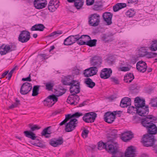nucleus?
Segmentation results:
<instances>
[{"label": "nucleus", "mask_w": 157, "mask_h": 157, "mask_svg": "<svg viewBox=\"0 0 157 157\" xmlns=\"http://www.w3.org/2000/svg\"><path fill=\"white\" fill-rule=\"evenodd\" d=\"M19 104L20 101L19 100H16V102L14 104H13V105H15V107H17Z\"/></svg>", "instance_id": "62"}, {"label": "nucleus", "mask_w": 157, "mask_h": 157, "mask_svg": "<svg viewBox=\"0 0 157 157\" xmlns=\"http://www.w3.org/2000/svg\"><path fill=\"white\" fill-rule=\"evenodd\" d=\"M84 3V0H75L74 5L77 10H79L82 8Z\"/></svg>", "instance_id": "31"}, {"label": "nucleus", "mask_w": 157, "mask_h": 157, "mask_svg": "<svg viewBox=\"0 0 157 157\" xmlns=\"http://www.w3.org/2000/svg\"><path fill=\"white\" fill-rule=\"evenodd\" d=\"M63 142V140L61 137H59L58 139H52L50 142V144L54 147H57L59 145L62 144Z\"/></svg>", "instance_id": "21"}, {"label": "nucleus", "mask_w": 157, "mask_h": 157, "mask_svg": "<svg viewBox=\"0 0 157 157\" xmlns=\"http://www.w3.org/2000/svg\"><path fill=\"white\" fill-rule=\"evenodd\" d=\"M107 146V144H105L102 142H99L98 144V149L99 150H101L102 149L105 148L106 150Z\"/></svg>", "instance_id": "43"}, {"label": "nucleus", "mask_w": 157, "mask_h": 157, "mask_svg": "<svg viewBox=\"0 0 157 157\" xmlns=\"http://www.w3.org/2000/svg\"><path fill=\"white\" fill-rule=\"evenodd\" d=\"M88 23L91 26L95 27L98 25L100 22L99 14L94 13L91 14L88 17Z\"/></svg>", "instance_id": "4"}, {"label": "nucleus", "mask_w": 157, "mask_h": 157, "mask_svg": "<svg viewBox=\"0 0 157 157\" xmlns=\"http://www.w3.org/2000/svg\"><path fill=\"white\" fill-rule=\"evenodd\" d=\"M97 40L96 39L91 40L90 39L86 43V45H88L90 47L95 46L96 44Z\"/></svg>", "instance_id": "41"}, {"label": "nucleus", "mask_w": 157, "mask_h": 157, "mask_svg": "<svg viewBox=\"0 0 157 157\" xmlns=\"http://www.w3.org/2000/svg\"><path fill=\"white\" fill-rule=\"evenodd\" d=\"M79 97L75 94H72L69 96L67 100V102L71 105H76L79 100Z\"/></svg>", "instance_id": "12"}, {"label": "nucleus", "mask_w": 157, "mask_h": 157, "mask_svg": "<svg viewBox=\"0 0 157 157\" xmlns=\"http://www.w3.org/2000/svg\"><path fill=\"white\" fill-rule=\"evenodd\" d=\"M22 80L23 81H31V79L30 74L29 75L28 77L26 78H22Z\"/></svg>", "instance_id": "57"}, {"label": "nucleus", "mask_w": 157, "mask_h": 157, "mask_svg": "<svg viewBox=\"0 0 157 157\" xmlns=\"http://www.w3.org/2000/svg\"><path fill=\"white\" fill-rule=\"evenodd\" d=\"M7 44H3L0 47V54L2 55H5L10 52Z\"/></svg>", "instance_id": "26"}, {"label": "nucleus", "mask_w": 157, "mask_h": 157, "mask_svg": "<svg viewBox=\"0 0 157 157\" xmlns=\"http://www.w3.org/2000/svg\"><path fill=\"white\" fill-rule=\"evenodd\" d=\"M112 81L113 82L116 84H118L119 83V81L118 79L115 77H112L111 78Z\"/></svg>", "instance_id": "58"}, {"label": "nucleus", "mask_w": 157, "mask_h": 157, "mask_svg": "<svg viewBox=\"0 0 157 157\" xmlns=\"http://www.w3.org/2000/svg\"><path fill=\"white\" fill-rule=\"evenodd\" d=\"M104 20L107 23L108 25H110L112 23V18L113 14L110 12H105L103 15Z\"/></svg>", "instance_id": "20"}, {"label": "nucleus", "mask_w": 157, "mask_h": 157, "mask_svg": "<svg viewBox=\"0 0 157 157\" xmlns=\"http://www.w3.org/2000/svg\"><path fill=\"white\" fill-rule=\"evenodd\" d=\"M134 78V76L132 74L129 73L124 76V81L126 83L131 82Z\"/></svg>", "instance_id": "34"}, {"label": "nucleus", "mask_w": 157, "mask_h": 157, "mask_svg": "<svg viewBox=\"0 0 157 157\" xmlns=\"http://www.w3.org/2000/svg\"><path fill=\"white\" fill-rule=\"evenodd\" d=\"M137 1V0H128V3H132L134 2H136Z\"/></svg>", "instance_id": "64"}, {"label": "nucleus", "mask_w": 157, "mask_h": 157, "mask_svg": "<svg viewBox=\"0 0 157 157\" xmlns=\"http://www.w3.org/2000/svg\"><path fill=\"white\" fill-rule=\"evenodd\" d=\"M135 14V12L131 10L128 11L126 13V14L129 17H131L134 15Z\"/></svg>", "instance_id": "45"}, {"label": "nucleus", "mask_w": 157, "mask_h": 157, "mask_svg": "<svg viewBox=\"0 0 157 157\" xmlns=\"http://www.w3.org/2000/svg\"><path fill=\"white\" fill-rule=\"evenodd\" d=\"M29 127L30 128L31 131L33 132L36 130L40 129V127L36 124H31L28 125Z\"/></svg>", "instance_id": "39"}, {"label": "nucleus", "mask_w": 157, "mask_h": 157, "mask_svg": "<svg viewBox=\"0 0 157 157\" xmlns=\"http://www.w3.org/2000/svg\"><path fill=\"white\" fill-rule=\"evenodd\" d=\"M94 2V0H86V5L87 6L92 5Z\"/></svg>", "instance_id": "56"}, {"label": "nucleus", "mask_w": 157, "mask_h": 157, "mask_svg": "<svg viewBox=\"0 0 157 157\" xmlns=\"http://www.w3.org/2000/svg\"><path fill=\"white\" fill-rule=\"evenodd\" d=\"M8 47H9V49L10 52L13 51H15L17 49V46L14 43H10L9 44H7Z\"/></svg>", "instance_id": "38"}, {"label": "nucleus", "mask_w": 157, "mask_h": 157, "mask_svg": "<svg viewBox=\"0 0 157 157\" xmlns=\"http://www.w3.org/2000/svg\"><path fill=\"white\" fill-rule=\"evenodd\" d=\"M149 105L153 107H157V97L151 99Z\"/></svg>", "instance_id": "40"}, {"label": "nucleus", "mask_w": 157, "mask_h": 157, "mask_svg": "<svg viewBox=\"0 0 157 157\" xmlns=\"http://www.w3.org/2000/svg\"><path fill=\"white\" fill-rule=\"evenodd\" d=\"M77 35L78 39L77 43L80 45H86L89 40L91 39L90 37L88 35H83L81 36L79 34Z\"/></svg>", "instance_id": "9"}, {"label": "nucleus", "mask_w": 157, "mask_h": 157, "mask_svg": "<svg viewBox=\"0 0 157 157\" xmlns=\"http://www.w3.org/2000/svg\"><path fill=\"white\" fill-rule=\"evenodd\" d=\"M51 128V126H49L44 129L41 133L42 136H45L46 134H50L51 132L49 129Z\"/></svg>", "instance_id": "44"}, {"label": "nucleus", "mask_w": 157, "mask_h": 157, "mask_svg": "<svg viewBox=\"0 0 157 157\" xmlns=\"http://www.w3.org/2000/svg\"><path fill=\"white\" fill-rule=\"evenodd\" d=\"M153 147L155 153H157V140L155 141L154 144L153 146Z\"/></svg>", "instance_id": "59"}, {"label": "nucleus", "mask_w": 157, "mask_h": 157, "mask_svg": "<svg viewBox=\"0 0 157 157\" xmlns=\"http://www.w3.org/2000/svg\"><path fill=\"white\" fill-rule=\"evenodd\" d=\"M70 90L71 93H74L73 94H77L80 92L79 86H70Z\"/></svg>", "instance_id": "35"}, {"label": "nucleus", "mask_w": 157, "mask_h": 157, "mask_svg": "<svg viewBox=\"0 0 157 157\" xmlns=\"http://www.w3.org/2000/svg\"><path fill=\"white\" fill-rule=\"evenodd\" d=\"M90 63L92 65L96 66V67H101L102 59L100 57L95 56L91 59L90 61Z\"/></svg>", "instance_id": "18"}, {"label": "nucleus", "mask_w": 157, "mask_h": 157, "mask_svg": "<svg viewBox=\"0 0 157 157\" xmlns=\"http://www.w3.org/2000/svg\"><path fill=\"white\" fill-rule=\"evenodd\" d=\"M48 36L49 37H53V38H55L56 37V33H55V31L52 33L51 34H50Z\"/></svg>", "instance_id": "61"}, {"label": "nucleus", "mask_w": 157, "mask_h": 157, "mask_svg": "<svg viewBox=\"0 0 157 157\" xmlns=\"http://www.w3.org/2000/svg\"><path fill=\"white\" fill-rule=\"evenodd\" d=\"M102 5L101 2H99L98 3H96L95 4L93 7V9L96 11L100 10H102Z\"/></svg>", "instance_id": "37"}, {"label": "nucleus", "mask_w": 157, "mask_h": 157, "mask_svg": "<svg viewBox=\"0 0 157 157\" xmlns=\"http://www.w3.org/2000/svg\"><path fill=\"white\" fill-rule=\"evenodd\" d=\"M152 120L155 121L156 118L150 115L141 120V124L148 130V134L144 135L143 142L146 147L153 146L155 141L154 136L153 135L157 133V127L153 123Z\"/></svg>", "instance_id": "1"}, {"label": "nucleus", "mask_w": 157, "mask_h": 157, "mask_svg": "<svg viewBox=\"0 0 157 157\" xmlns=\"http://www.w3.org/2000/svg\"><path fill=\"white\" fill-rule=\"evenodd\" d=\"M89 132V130L85 129L82 132V136L83 138H86Z\"/></svg>", "instance_id": "50"}, {"label": "nucleus", "mask_w": 157, "mask_h": 157, "mask_svg": "<svg viewBox=\"0 0 157 157\" xmlns=\"http://www.w3.org/2000/svg\"><path fill=\"white\" fill-rule=\"evenodd\" d=\"M148 106L140 107L136 109L137 113L141 116H146L149 112Z\"/></svg>", "instance_id": "19"}, {"label": "nucleus", "mask_w": 157, "mask_h": 157, "mask_svg": "<svg viewBox=\"0 0 157 157\" xmlns=\"http://www.w3.org/2000/svg\"><path fill=\"white\" fill-rule=\"evenodd\" d=\"M86 101H83L82 103H81L79 105V107H82L85 105H86Z\"/></svg>", "instance_id": "63"}, {"label": "nucleus", "mask_w": 157, "mask_h": 157, "mask_svg": "<svg viewBox=\"0 0 157 157\" xmlns=\"http://www.w3.org/2000/svg\"><path fill=\"white\" fill-rule=\"evenodd\" d=\"M45 86L46 89L48 90H51L53 88V85L51 83H46Z\"/></svg>", "instance_id": "48"}, {"label": "nucleus", "mask_w": 157, "mask_h": 157, "mask_svg": "<svg viewBox=\"0 0 157 157\" xmlns=\"http://www.w3.org/2000/svg\"><path fill=\"white\" fill-rule=\"evenodd\" d=\"M131 99L128 97L123 98L121 100L120 106L122 108L127 107L131 105Z\"/></svg>", "instance_id": "22"}, {"label": "nucleus", "mask_w": 157, "mask_h": 157, "mask_svg": "<svg viewBox=\"0 0 157 157\" xmlns=\"http://www.w3.org/2000/svg\"><path fill=\"white\" fill-rule=\"evenodd\" d=\"M72 79V77L68 75L62 79L61 81L64 85L69 86L71 85V82Z\"/></svg>", "instance_id": "29"}, {"label": "nucleus", "mask_w": 157, "mask_h": 157, "mask_svg": "<svg viewBox=\"0 0 157 157\" xmlns=\"http://www.w3.org/2000/svg\"><path fill=\"white\" fill-rule=\"evenodd\" d=\"M40 87V86L39 85H35L33 86L32 94V96H36L38 94V92Z\"/></svg>", "instance_id": "36"}, {"label": "nucleus", "mask_w": 157, "mask_h": 157, "mask_svg": "<svg viewBox=\"0 0 157 157\" xmlns=\"http://www.w3.org/2000/svg\"><path fill=\"white\" fill-rule=\"evenodd\" d=\"M77 35H71L64 40L63 44L65 45H71L77 41Z\"/></svg>", "instance_id": "13"}, {"label": "nucleus", "mask_w": 157, "mask_h": 157, "mask_svg": "<svg viewBox=\"0 0 157 157\" xmlns=\"http://www.w3.org/2000/svg\"><path fill=\"white\" fill-rule=\"evenodd\" d=\"M26 137L29 138L33 140H35L36 138V134L31 131H26L24 132Z\"/></svg>", "instance_id": "28"}, {"label": "nucleus", "mask_w": 157, "mask_h": 157, "mask_svg": "<svg viewBox=\"0 0 157 157\" xmlns=\"http://www.w3.org/2000/svg\"><path fill=\"white\" fill-rule=\"evenodd\" d=\"M98 68L96 66H94L86 69L84 72L85 76L87 77L96 75L98 71Z\"/></svg>", "instance_id": "11"}, {"label": "nucleus", "mask_w": 157, "mask_h": 157, "mask_svg": "<svg viewBox=\"0 0 157 157\" xmlns=\"http://www.w3.org/2000/svg\"><path fill=\"white\" fill-rule=\"evenodd\" d=\"M84 83L87 87L91 88H92L95 85V83L93 82L92 80L90 78H86Z\"/></svg>", "instance_id": "30"}, {"label": "nucleus", "mask_w": 157, "mask_h": 157, "mask_svg": "<svg viewBox=\"0 0 157 157\" xmlns=\"http://www.w3.org/2000/svg\"><path fill=\"white\" fill-rule=\"evenodd\" d=\"M119 69L122 71H126L129 70V68L127 67H124L119 68Z\"/></svg>", "instance_id": "53"}, {"label": "nucleus", "mask_w": 157, "mask_h": 157, "mask_svg": "<svg viewBox=\"0 0 157 157\" xmlns=\"http://www.w3.org/2000/svg\"><path fill=\"white\" fill-rule=\"evenodd\" d=\"M34 5L36 9H41L46 6L47 2L45 0H35Z\"/></svg>", "instance_id": "17"}, {"label": "nucleus", "mask_w": 157, "mask_h": 157, "mask_svg": "<svg viewBox=\"0 0 157 157\" xmlns=\"http://www.w3.org/2000/svg\"><path fill=\"white\" fill-rule=\"evenodd\" d=\"M97 117V114L94 112H89L85 113L82 117L83 120L86 122H93Z\"/></svg>", "instance_id": "6"}, {"label": "nucleus", "mask_w": 157, "mask_h": 157, "mask_svg": "<svg viewBox=\"0 0 157 157\" xmlns=\"http://www.w3.org/2000/svg\"><path fill=\"white\" fill-rule=\"evenodd\" d=\"M32 88L31 84L28 82H25L21 86L20 92L22 95L27 94L31 90Z\"/></svg>", "instance_id": "8"}, {"label": "nucleus", "mask_w": 157, "mask_h": 157, "mask_svg": "<svg viewBox=\"0 0 157 157\" xmlns=\"http://www.w3.org/2000/svg\"><path fill=\"white\" fill-rule=\"evenodd\" d=\"M112 73V71L111 69L104 68L100 72V77L103 79L108 78L110 76Z\"/></svg>", "instance_id": "14"}, {"label": "nucleus", "mask_w": 157, "mask_h": 157, "mask_svg": "<svg viewBox=\"0 0 157 157\" xmlns=\"http://www.w3.org/2000/svg\"><path fill=\"white\" fill-rule=\"evenodd\" d=\"M135 108L133 106H130L128 109V112L129 113L133 112V111Z\"/></svg>", "instance_id": "54"}, {"label": "nucleus", "mask_w": 157, "mask_h": 157, "mask_svg": "<svg viewBox=\"0 0 157 157\" xmlns=\"http://www.w3.org/2000/svg\"><path fill=\"white\" fill-rule=\"evenodd\" d=\"M79 86L80 83L78 81L75 80H72L71 82V85H70V86Z\"/></svg>", "instance_id": "49"}, {"label": "nucleus", "mask_w": 157, "mask_h": 157, "mask_svg": "<svg viewBox=\"0 0 157 157\" xmlns=\"http://www.w3.org/2000/svg\"><path fill=\"white\" fill-rule=\"evenodd\" d=\"M118 146L117 142H113L111 144H107L106 150L112 154L119 151Z\"/></svg>", "instance_id": "10"}, {"label": "nucleus", "mask_w": 157, "mask_h": 157, "mask_svg": "<svg viewBox=\"0 0 157 157\" xmlns=\"http://www.w3.org/2000/svg\"><path fill=\"white\" fill-rule=\"evenodd\" d=\"M59 1L57 0H56V1L54 0L50 1L48 5L49 11L51 12H54L59 6Z\"/></svg>", "instance_id": "16"}, {"label": "nucleus", "mask_w": 157, "mask_h": 157, "mask_svg": "<svg viewBox=\"0 0 157 157\" xmlns=\"http://www.w3.org/2000/svg\"><path fill=\"white\" fill-rule=\"evenodd\" d=\"M123 153L118 151L112 154L111 157H123Z\"/></svg>", "instance_id": "46"}, {"label": "nucleus", "mask_w": 157, "mask_h": 157, "mask_svg": "<svg viewBox=\"0 0 157 157\" xmlns=\"http://www.w3.org/2000/svg\"><path fill=\"white\" fill-rule=\"evenodd\" d=\"M136 84L132 85L131 86L130 88V89L132 90V92H133V91L134 90H135V91L136 92H138V89L139 88L138 87L136 86Z\"/></svg>", "instance_id": "51"}, {"label": "nucleus", "mask_w": 157, "mask_h": 157, "mask_svg": "<svg viewBox=\"0 0 157 157\" xmlns=\"http://www.w3.org/2000/svg\"><path fill=\"white\" fill-rule=\"evenodd\" d=\"M45 28L44 26L42 24H36L33 26L31 29L32 31H43Z\"/></svg>", "instance_id": "27"}, {"label": "nucleus", "mask_w": 157, "mask_h": 157, "mask_svg": "<svg viewBox=\"0 0 157 157\" xmlns=\"http://www.w3.org/2000/svg\"><path fill=\"white\" fill-rule=\"evenodd\" d=\"M117 130L115 129H112L110 132L109 135L112 136L113 137H116V136L117 135Z\"/></svg>", "instance_id": "47"}, {"label": "nucleus", "mask_w": 157, "mask_h": 157, "mask_svg": "<svg viewBox=\"0 0 157 157\" xmlns=\"http://www.w3.org/2000/svg\"><path fill=\"white\" fill-rule=\"evenodd\" d=\"M116 112L109 111L105 113L104 116V121L109 124L112 123L116 118Z\"/></svg>", "instance_id": "7"}, {"label": "nucleus", "mask_w": 157, "mask_h": 157, "mask_svg": "<svg viewBox=\"0 0 157 157\" xmlns=\"http://www.w3.org/2000/svg\"><path fill=\"white\" fill-rule=\"evenodd\" d=\"M113 34L112 33H109L103 35L102 39L105 41H111L113 40Z\"/></svg>", "instance_id": "33"}, {"label": "nucleus", "mask_w": 157, "mask_h": 157, "mask_svg": "<svg viewBox=\"0 0 157 157\" xmlns=\"http://www.w3.org/2000/svg\"><path fill=\"white\" fill-rule=\"evenodd\" d=\"M135 105L137 108L144 107L145 104L144 100H141L139 97L136 98L134 100Z\"/></svg>", "instance_id": "23"}, {"label": "nucleus", "mask_w": 157, "mask_h": 157, "mask_svg": "<svg viewBox=\"0 0 157 157\" xmlns=\"http://www.w3.org/2000/svg\"><path fill=\"white\" fill-rule=\"evenodd\" d=\"M126 6V4L124 3H118L113 7V10L116 12L120 10Z\"/></svg>", "instance_id": "32"}, {"label": "nucleus", "mask_w": 157, "mask_h": 157, "mask_svg": "<svg viewBox=\"0 0 157 157\" xmlns=\"http://www.w3.org/2000/svg\"><path fill=\"white\" fill-rule=\"evenodd\" d=\"M56 37L63 33L62 31L57 30L55 31Z\"/></svg>", "instance_id": "60"}, {"label": "nucleus", "mask_w": 157, "mask_h": 157, "mask_svg": "<svg viewBox=\"0 0 157 157\" xmlns=\"http://www.w3.org/2000/svg\"><path fill=\"white\" fill-rule=\"evenodd\" d=\"M30 37V32L26 30H23L21 31L19 35L18 40L22 43H25L28 42Z\"/></svg>", "instance_id": "5"}, {"label": "nucleus", "mask_w": 157, "mask_h": 157, "mask_svg": "<svg viewBox=\"0 0 157 157\" xmlns=\"http://www.w3.org/2000/svg\"><path fill=\"white\" fill-rule=\"evenodd\" d=\"M150 49L152 51H154L157 50V40H155L152 41V44L150 47Z\"/></svg>", "instance_id": "42"}, {"label": "nucleus", "mask_w": 157, "mask_h": 157, "mask_svg": "<svg viewBox=\"0 0 157 157\" xmlns=\"http://www.w3.org/2000/svg\"><path fill=\"white\" fill-rule=\"evenodd\" d=\"M135 151L133 147L130 146L127 148V151L125 153V156L126 157H134L135 155Z\"/></svg>", "instance_id": "24"}, {"label": "nucleus", "mask_w": 157, "mask_h": 157, "mask_svg": "<svg viewBox=\"0 0 157 157\" xmlns=\"http://www.w3.org/2000/svg\"><path fill=\"white\" fill-rule=\"evenodd\" d=\"M64 93L59 92L56 91L57 96L54 94L49 95L44 101V105L49 107H51L58 101V98L57 96H61Z\"/></svg>", "instance_id": "3"}, {"label": "nucleus", "mask_w": 157, "mask_h": 157, "mask_svg": "<svg viewBox=\"0 0 157 157\" xmlns=\"http://www.w3.org/2000/svg\"><path fill=\"white\" fill-rule=\"evenodd\" d=\"M136 67L137 70L142 73L145 72L147 68L146 63L142 60L138 61L136 63Z\"/></svg>", "instance_id": "15"}, {"label": "nucleus", "mask_w": 157, "mask_h": 157, "mask_svg": "<svg viewBox=\"0 0 157 157\" xmlns=\"http://www.w3.org/2000/svg\"><path fill=\"white\" fill-rule=\"evenodd\" d=\"M143 52H142L140 50V51L139 54L142 57L144 56L147 55V52L145 50H144Z\"/></svg>", "instance_id": "55"}, {"label": "nucleus", "mask_w": 157, "mask_h": 157, "mask_svg": "<svg viewBox=\"0 0 157 157\" xmlns=\"http://www.w3.org/2000/svg\"><path fill=\"white\" fill-rule=\"evenodd\" d=\"M133 137V134L131 132H125L123 133L121 136L122 140L124 142H127Z\"/></svg>", "instance_id": "25"}, {"label": "nucleus", "mask_w": 157, "mask_h": 157, "mask_svg": "<svg viewBox=\"0 0 157 157\" xmlns=\"http://www.w3.org/2000/svg\"><path fill=\"white\" fill-rule=\"evenodd\" d=\"M83 114L81 113L76 112L75 113L71 114H68L66 115L65 119L61 122L59 125L60 126H62L65 124L69 120L70 121L67 123L65 125V130L67 132H71L74 130L78 123L77 120L76 119H72L73 117L78 118L80 116L83 115Z\"/></svg>", "instance_id": "2"}, {"label": "nucleus", "mask_w": 157, "mask_h": 157, "mask_svg": "<svg viewBox=\"0 0 157 157\" xmlns=\"http://www.w3.org/2000/svg\"><path fill=\"white\" fill-rule=\"evenodd\" d=\"M157 55V54L155 53L150 52L148 54L147 57L148 58H152L155 57Z\"/></svg>", "instance_id": "52"}]
</instances>
